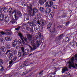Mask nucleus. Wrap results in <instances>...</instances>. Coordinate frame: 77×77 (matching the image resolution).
Returning a JSON list of instances; mask_svg holds the SVG:
<instances>
[{"mask_svg":"<svg viewBox=\"0 0 77 77\" xmlns=\"http://www.w3.org/2000/svg\"><path fill=\"white\" fill-rule=\"evenodd\" d=\"M40 44H39V42L38 41H36V45H32V47L30 46V45H28V46L29 47L30 49V51H34L35 50V49L37 48V47H38L39 46Z\"/></svg>","mask_w":77,"mask_h":77,"instance_id":"nucleus-1","label":"nucleus"},{"mask_svg":"<svg viewBox=\"0 0 77 77\" xmlns=\"http://www.w3.org/2000/svg\"><path fill=\"white\" fill-rule=\"evenodd\" d=\"M16 12H17V10H14L12 13V14H14V16L15 19L13 18L11 19L10 22L11 24H14V23H15L16 24H17V22L16 20H18V17H17V15H16Z\"/></svg>","mask_w":77,"mask_h":77,"instance_id":"nucleus-2","label":"nucleus"},{"mask_svg":"<svg viewBox=\"0 0 77 77\" xmlns=\"http://www.w3.org/2000/svg\"><path fill=\"white\" fill-rule=\"evenodd\" d=\"M53 3L52 1H48L45 3V7L46 8L47 7L51 8L53 6Z\"/></svg>","mask_w":77,"mask_h":77,"instance_id":"nucleus-3","label":"nucleus"},{"mask_svg":"<svg viewBox=\"0 0 77 77\" xmlns=\"http://www.w3.org/2000/svg\"><path fill=\"white\" fill-rule=\"evenodd\" d=\"M29 5L27 6V9L28 10V12H29L30 14H31L32 12L31 11H33V8H32V4H29Z\"/></svg>","mask_w":77,"mask_h":77,"instance_id":"nucleus-4","label":"nucleus"},{"mask_svg":"<svg viewBox=\"0 0 77 77\" xmlns=\"http://www.w3.org/2000/svg\"><path fill=\"white\" fill-rule=\"evenodd\" d=\"M51 12V8H46L45 13L46 15H49Z\"/></svg>","mask_w":77,"mask_h":77,"instance_id":"nucleus-5","label":"nucleus"},{"mask_svg":"<svg viewBox=\"0 0 77 77\" xmlns=\"http://www.w3.org/2000/svg\"><path fill=\"white\" fill-rule=\"evenodd\" d=\"M18 44V40L17 39L15 40H13L12 42V46L13 47H16L17 45Z\"/></svg>","mask_w":77,"mask_h":77,"instance_id":"nucleus-6","label":"nucleus"},{"mask_svg":"<svg viewBox=\"0 0 77 77\" xmlns=\"http://www.w3.org/2000/svg\"><path fill=\"white\" fill-rule=\"evenodd\" d=\"M46 2V0H39V2L40 5H43Z\"/></svg>","mask_w":77,"mask_h":77,"instance_id":"nucleus-7","label":"nucleus"},{"mask_svg":"<svg viewBox=\"0 0 77 77\" xmlns=\"http://www.w3.org/2000/svg\"><path fill=\"white\" fill-rule=\"evenodd\" d=\"M68 71V69L67 67H64L62 69V73H64L65 71Z\"/></svg>","mask_w":77,"mask_h":77,"instance_id":"nucleus-8","label":"nucleus"},{"mask_svg":"<svg viewBox=\"0 0 77 77\" xmlns=\"http://www.w3.org/2000/svg\"><path fill=\"white\" fill-rule=\"evenodd\" d=\"M33 14H32L33 16V15L35 14V12H38V9H37L36 7H34L33 8Z\"/></svg>","mask_w":77,"mask_h":77,"instance_id":"nucleus-9","label":"nucleus"},{"mask_svg":"<svg viewBox=\"0 0 77 77\" xmlns=\"http://www.w3.org/2000/svg\"><path fill=\"white\" fill-rule=\"evenodd\" d=\"M26 30H27L30 33L33 32V29H32V28H30L29 27H26Z\"/></svg>","mask_w":77,"mask_h":77,"instance_id":"nucleus-10","label":"nucleus"},{"mask_svg":"<svg viewBox=\"0 0 77 77\" xmlns=\"http://www.w3.org/2000/svg\"><path fill=\"white\" fill-rule=\"evenodd\" d=\"M29 41L30 42L31 45H36V44L34 43V41H33V40L32 39L30 40H29Z\"/></svg>","mask_w":77,"mask_h":77,"instance_id":"nucleus-11","label":"nucleus"},{"mask_svg":"<svg viewBox=\"0 0 77 77\" xmlns=\"http://www.w3.org/2000/svg\"><path fill=\"white\" fill-rule=\"evenodd\" d=\"M27 38L28 39V40H31L32 39V35H30L29 34H28L27 35Z\"/></svg>","mask_w":77,"mask_h":77,"instance_id":"nucleus-12","label":"nucleus"},{"mask_svg":"<svg viewBox=\"0 0 77 77\" xmlns=\"http://www.w3.org/2000/svg\"><path fill=\"white\" fill-rule=\"evenodd\" d=\"M0 49L3 52H5V51H6V49L5 47H4V46H1V47Z\"/></svg>","mask_w":77,"mask_h":77,"instance_id":"nucleus-13","label":"nucleus"},{"mask_svg":"<svg viewBox=\"0 0 77 77\" xmlns=\"http://www.w3.org/2000/svg\"><path fill=\"white\" fill-rule=\"evenodd\" d=\"M4 14H1L0 15V20L2 21L4 19Z\"/></svg>","mask_w":77,"mask_h":77,"instance_id":"nucleus-14","label":"nucleus"},{"mask_svg":"<svg viewBox=\"0 0 77 77\" xmlns=\"http://www.w3.org/2000/svg\"><path fill=\"white\" fill-rule=\"evenodd\" d=\"M40 11L42 13H44V8L43 7H41L39 8Z\"/></svg>","mask_w":77,"mask_h":77,"instance_id":"nucleus-15","label":"nucleus"},{"mask_svg":"<svg viewBox=\"0 0 77 77\" xmlns=\"http://www.w3.org/2000/svg\"><path fill=\"white\" fill-rule=\"evenodd\" d=\"M5 21L8 23L9 21V17H5V19H4Z\"/></svg>","mask_w":77,"mask_h":77,"instance_id":"nucleus-16","label":"nucleus"},{"mask_svg":"<svg viewBox=\"0 0 77 77\" xmlns=\"http://www.w3.org/2000/svg\"><path fill=\"white\" fill-rule=\"evenodd\" d=\"M18 35L20 37V38L21 39H23V34H22V33L21 32H19L18 33Z\"/></svg>","mask_w":77,"mask_h":77,"instance_id":"nucleus-17","label":"nucleus"},{"mask_svg":"<svg viewBox=\"0 0 77 77\" xmlns=\"http://www.w3.org/2000/svg\"><path fill=\"white\" fill-rule=\"evenodd\" d=\"M27 24H29V25L31 26H35V23L33 22H31L30 23L29 22H28L27 23Z\"/></svg>","mask_w":77,"mask_h":77,"instance_id":"nucleus-18","label":"nucleus"},{"mask_svg":"<svg viewBox=\"0 0 77 77\" xmlns=\"http://www.w3.org/2000/svg\"><path fill=\"white\" fill-rule=\"evenodd\" d=\"M11 51L12 53H14V54H16L17 53V52L15 50H12Z\"/></svg>","mask_w":77,"mask_h":77,"instance_id":"nucleus-19","label":"nucleus"},{"mask_svg":"<svg viewBox=\"0 0 77 77\" xmlns=\"http://www.w3.org/2000/svg\"><path fill=\"white\" fill-rule=\"evenodd\" d=\"M6 47L7 49H10V48H11V45L9 44H8V45L6 46Z\"/></svg>","mask_w":77,"mask_h":77,"instance_id":"nucleus-20","label":"nucleus"},{"mask_svg":"<svg viewBox=\"0 0 77 77\" xmlns=\"http://www.w3.org/2000/svg\"><path fill=\"white\" fill-rule=\"evenodd\" d=\"M23 39H24V41L26 43H28V40H27V38H23Z\"/></svg>","mask_w":77,"mask_h":77,"instance_id":"nucleus-21","label":"nucleus"},{"mask_svg":"<svg viewBox=\"0 0 77 77\" xmlns=\"http://www.w3.org/2000/svg\"><path fill=\"white\" fill-rule=\"evenodd\" d=\"M4 70V67L2 66H0V71H3Z\"/></svg>","mask_w":77,"mask_h":77,"instance_id":"nucleus-22","label":"nucleus"},{"mask_svg":"<svg viewBox=\"0 0 77 77\" xmlns=\"http://www.w3.org/2000/svg\"><path fill=\"white\" fill-rule=\"evenodd\" d=\"M23 54V53H22V52H18V54L17 55L19 57H21V56H22V54Z\"/></svg>","mask_w":77,"mask_h":77,"instance_id":"nucleus-23","label":"nucleus"},{"mask_svg":"<svg viewBox=\"0 0 77 77\" xmlns=\"http://www.w3.org/2000/svg\"><path fill=\"white\" fill-rule=\"evenodd\" d=\"M60 38H59V37H58L56 38V42H58L60 41Z\"/></svg>","mask_w":77,"mask_h":77,"instance_id":"nucleus-24","label":"nucleus"},{"mask_svg":"<svg viewBox=\"0 0 77 77\" xmlns=\"http://www.w3.org/2000/svg\"><path fill=\"white\" fill-rule=\"evenodd\" d=\"M75 60H75V62L77 63V54L75 55Z\"/></svg>","mask_w":77,"mask_h":77,"instance_id":"nucleus-25","label":"nucleus"},{"mask_svg":"<svg viewBox=\"0 0 77 77\" xmlns=\"http://www.w3.org/2000/svg\"><path fill=\"white\" fill-rule=\"evenodd\" d=\"M10 31L9 30H7V32L5 33L7 35H11V33L9 32Z\"/></svg>","mask_w":77,"mask_h":77,"instance_id":"nucleus-26","label":"nucleus"},{"mask_svg":"<svg viewBox=\"0 0 77 77\" xmlns=\"http://www.w3.org/2000/svg\"><path fill=\"white\" fill-rule=\"evenodd\" d=\"M40 26L38 25H36L35 26V29H39Z\"/></svg>","mask_w":77,"mask_h":77,"instance_id":"nucleus-27","label":"nucleus"},{"mask_svg":"<svg viewBox=\"0 0 77 77\" xmlns=\"http://www.w3.org/2000/svg\"><path fill=\"white\" fill-rule=\"evenodd\" d=\"M21 39L22 40V43L23 45H26V43H25L24 40V39H23V38H22Z\"/></svg>","mask_w":77,"mask_h":77,"instance_id":"nucleus-28","label":"nucleus"},{"mask_svg":"<svg viewBox=\"0 0 77 77\" xmlns=\"http://www.w3.org/2000/svg\"><path fill=\"white\" fill-rule=\"evenodd\" d=\"M49 75L50 77H54V73H51L49 74Z\"/></svg>","mask_w":77,"mask_h":77,"instance_id":"nucleus-29","label":"nucleus"},{"mask_svg":"<svg viewBox=\"0 0 77 77\" xmlns=\"http://www.w3.org/2000/svg\"><path fill=\"white\" fill-rule=\"evenodd\" d=\"M17 15H19V16H21L22 15L21 13V12L20 11H18L17 12Z\"/></svg>","mask_w":77,"mask_h":77,"instance_id":"nucleus-30","label":"nucleus"},{"mask_svg":"<svg viewBox=\"0 0 77 77\" xmlns=\"http://www.w3.org/2000/svg\"><path fill=\"white\" fill-rule=\"evenodd\" d=\"M9 11L10 14H11L12 12V9L11 8H9Z\"/></svg>","mask_w":77,"mask_h":77,"instance_id":"nucleus-31","label":"nucleus"},{"mask_svg":"<svg viewBox=\"0 0 77 77\" xmlns=\"http://www.w3.org/2000/svg\"><path fill=\"white\" fill-rule=\"evenodd\" d=\"M20 27H21L19 26H18L17 28H15V30L18 31V30H20Z\"/></svg>","mask_w":77,"mask_h":77,"instance_id":"nucleus-32","label":"nucleus"},{"mask_svg":"<svg viewBox=\"0 0 77 77\" xmlns=\"http://www.w3.org/2000/svg\"><path fill=\"white\" fill-rule=\"evenodd\" d=\"M9 57H13V54H12V53H9Z\"/></svg>","mask_w":77,"mask_h":77,"instance_id":"nucleus-33","label":"nucleus"},{"mask_svg":"<svg viewBox=\"0 0 77 77\" xmlns=\"http://www.w3.org/2000/svg\"><path fill=\"white\" fill-rule=\"evenodd\" d=\"M35 30L36 32H38L39 31V28H35Z\"/></svg>","mask_w":77,"mask_h":77,"instance_id":"nucleus-34","label":"nucleus"},{"mask_svg":"<svg viewBox=\"0 0 77 77\" xmlns=\"http://www.w3.org/2000/svg\"><path fill=\"white\" fill-rule=\"evenodd\" d=\"M51 23H49L47 26L48 28H50V27H51Z\"/></svg>","mask_w":77,"mask_h":77,"instance_id":"nucleus-35","label":"nucleus"},{"mask_svg":"<svg viewBox=\"0 0 77 77\" xmlns=\"http://www.w3.org/2000/svg\"><path fill=\"white\" fill-rule=\"evenodd\" d=\"M9 37H7L5 38V39L6 41H9Z\"/></svg>","mask_w":77,"mask_h":77,"instance_id":"nucleus-36","label":"nucleus"},{"mask_svg":"<svg viewBox=\"0 0 77 77\" xmlns=\"http://www.w3.org/2000/svg\"><path fill=\"white\" fill-rule=\"evenodd\" d=\"M45 21H44L42 22V26H44V24H45Z\"/></svg>","mask_w":77,"mask_h":77,"instance_id":"nucleus-37","label":"nucleus"},{"mask_svg":"<svg viewBox=\"0 0 77 77\" xmlns=\"http://www.w3.org/2000/svg\"><path fill=\"white\" fill-rule=\"evenodd\" d=\"M3 63V61L2 59H0V64L2 65Z\"/></svg>","mask_w":77,"mask_h":77,"instance_id":"nucleus-38","label":"nucleus"},{"mask_svg":"<svg viewBox=\"0 0 77 77\" xmlns=\"http://www.w3.org/2000/svg\"><path fill=\"white\" fill-rule=\"evenodd\" d=\"M27 53H26L25 52H23L22 57H24V56H26V55H27Z\"/></svg>","mask_w":77,"mask_h":77,"instance_id":"nucleus-39","label":"nucleus"},{"mask_svg":"<svg viewBox=\"0 0 77 77\" xmlns=\"http://www.w3.org/2000/svg\"><path fill=\"white\" fill-rule=\"evenodd\" d=\"M28 65H29V64L28 65H26V64H23L21 66L22 67V68H24V67H25V66H28Z\"/></svg>","mask_w":77,"mask_h":77,"instance_id":"nucleus-40","label":"nucleus"},{"mask_svg":"<svg viewBox=\"0 0 77 77\" xmlns=\"http://www.w3.org/2000/svg\"><path fill=\"white\" fill-rule=\"evenodd\" d=\"M13 62H14L13 60H11V61L9 62V64L10 65H12Z\"/></svg>","mask_w":77,"mask_h":77,"instance_id":"nucleus-41","label":"nucleus"},{"mask_svg":"<svg viewBox=\"0 0 77 77\" xmlns=\"http://www.w3.org/2000/svg\"><path fill=\"white\" fill-rule=\"evenodd\" d=\"M0 40H1L0 41H1V42H5V40H4V39L2 38H0Z\"/></svg>","mask_w":77,"mask_h":77,"instance_id":"nucleus-42","label":"nucleus"},{"mask_svg":"<svg viewBox=\"0 0 77 77\" xmlns=\"http://www.w3.org/2000/svg\"><path fill=\"white\" fill-rule=\"evenodd\" d=\"M25 53H27V54L29 53V50L26 49L25 51Z\"/></svg>","mask_w":77,"mask_h":77,"instance_id":"nucleus-43","label":"nucleus"},{"mask_svg":"<svg viewBox=\"0 0 77 77\" xmlns=\"http://www.w3.org/2000/svg\"><path fill=\"white\" fill-rule=\"evenodd\" d=\"M17 59V57H14L13 58V61H14L15 60H16Z\"/></svg>","mask_w":77,"mask_h":77,"instance_id":"nucleus-44","label":"nucleus"},{"mask_svg":"<svg viewBox=\"0 0 77 77\" xmlns=\"http://www.w3.org/2000/svg\"><path fill=\"white\" fill-rule=\"evenodd\" d=\"M63 34H62L61 35H60L59 37H58L59 38H60V39H61V38H62V37H63Z\"/></svg>","mask_w":77,"mask_h":77,"instance_id":"nucleus-45","label":"nucleus"},{"mask_svg":"<svg viewBox=\"0 0 77 77\" xmlns=\"http://www.w3.org/2000/svg\"><path fill=\"white\" fill-rule=\"evenodd\" d=\"M21 49L23 53H24V48L23 47H22L21 48Z\"/></svg>","mask_w":77,"mask_h":77,"instance_id":"nucleus-46","label":"nucleus"},{"mask_svg":"<svg viewBox=\"0 0 77 77\" xmlns=\"http://www.w3.org/2000/svg\"><path fill=\"white\" fill-rule=\"evenodd\" d=\"M53 8H54V9H56L57 8V7L56 5H54Z\"/></svg>","mask_w":77,"mask_h":77,"instance_id":"nucleus-47","label":"nucleus"},{"mask_svg":"<svg viewBox=\"0 0 77 77\" xmlns=\"http://www.w3.org/2000/svg\"><path fill=\"white\" fill-rule=\"evenodd\" d=\"M42 72H43V71H42L39 73V75H41V74L42 75V74H43V73Z\"/></svg>","mask_w":77,"mask_h":77,"instance_id":"nucleus-48","label":"nucleus"},{"mask_svg":"<svg viewBox=\"0 0 77 77\" xmlns=\"http://www.w3.org/2000/svg\"><path fill=\"white\" fill-rule=\"evenodd\" d=\"M5 33L4 32H1V33H0V35H5Z\"/></svg>","mask_w":77,"mask_h":77,"instance_id":"nucleus-49","label":"nucleus"},{"mask_svg":"<svg viewBox=\"0 0 77 77\" xmlns=\"http://www.w3.org/2000/svg\"><path fill=\"white\" fill-rule=\"evenodd\" d=\"M70 45H71H71H72H72H74V43L72 42L71 43Z\"/></svg>","mask_w":77,"mask_h":77,"instance_id":"nucleus-50","label":"nucleus"},{"mask_svg":"<svg viewBox=\"0 0 77 77\" xmlns=\"http://www.w3.org/2000/svg\"><path fill=\"white\" fill-rule=\"evenodd\" d=\"M19 43L21 44V40L20 39H19L18 40Z\"/></svg>","mask_w":77,"mask_h":77,"instance_id":"nucleus-51","label":"nucleus"},{"mask_svg":"<svg viewBox=\"0 0 77 77\" xmlns=\"http://www.w3.org/2000/svg\"><path fill=\"white\" fill-rule=\"evenodd\" d=\"M4 11H5L6 12H8V8H6L4 9Z\"/></svg>","mask_w":77,"mask_h":77,"instance_id":"nucleus-52","label":"nucleus"},{"mask_svg":"<svg viewBox=\"0 0 77 77\" xmlns=\"http://www.w3.org/2000/svg\"><path fill=\"white\" fill-rule=\"evenodd\" d=\"M10 52V50H8L6 52V54H8V53H9Z\"/></svg>","mask_w":77,"mask_h":77,"instance_id":"nucleus-53","label":"nucleus"},{"mask_svg":"<svg viewBox=\"0 0 77 77\" xmlns=\"http://www.w3.org/2000/svg\"><path fill=\"white\" fill-rule=\"evenodd\" d=\"M12 40V38L11 37H9V38L8 39V41H11Z\"/></svg>","mask_w":77,"mask_h":77,"instance_id":"nucleus-54","label":"nucleus"},{"mask_svg":"<svg viewBox=\"0 0 77 77\" xmlns=\"http://www.w3.org/2000/svg\"><path fill=\"white\" fill-rule=\"evenodd\" d=\"M69 22H68L66 23V26H67V25H68L69 24Z\"/></svg>","mask_w":77,"mask_h":77,"instance_id":"nucleus-55","label":"nucleus"},{"mask_svg":"<svg viewBox=\"0 0 77 77\" xmlns=\"http://www.w3.org/2000/svg\"><path fill=\"white\" fill-rule=\"evenodd\" d=\"M2 8H0V13H2Z\"/></svg>","mask_w":77,"mask_h":77,"instance_id":"nucleus-56","label":"nucleus"},{"mask_svg":"<svg viewBox=\"0 0 77 77\" xmlns=\"http://www.w3.org/2000/svg\"><path fill=\"white\" fill-rule=\"evenodd\" d=\"M12 57H8V59H9V60H11L12 59Z\"/></svg>","mask_w":77,"mask_h":77,"instance_id":"nucleus-57","label":"nucleus"},{"mask_svg":"<svg viewBox=\"0 0 77 77\" xmlns=\"http://www.w3.org/2000/svg\"><path fill=\"white\" fill-rule=\"evenodd\" d=\"M31 72V70H30V69H29V71H28L27 72H26V73H28V72Z\"/></svg>","mask_w":77,"mask_h":77,"instance_id":"nucleus-58","label":"nucleus"},{"mask_svg":"<svg viewBox=\"0 0 77 77\" xmlns=\"http://www.w3.org/2000/svg\"><path fill=\"white\" fill-rule=\"evenodd\" d=\"M22 5L23 6H26V5H25L24 3L22 4Z\"/></svg>","mask_w":77,"mask_h":77,"instance_id":"nucleus-59","label":"nucleus"},{"mask_svg":"<svg viewBox=\"0 0 77 77\" xmlns=\"http://www.w3.org/2000/svg\"><path fill=\"white\" fill-rule=\"evenodd\" d=\"M41 33H39V36H40V37H41Z\"/></svg>","mask_w":77,"mask_h":77,"instance_id":"nucleus-60","label":"nucleus"},{"mask_svg":"<svg viewBox=\"0 0 77 77\" xmlns=\"http://www.w3.org/2000/svg\"><path fill=\"white\" fill-rule=\"evenodd\" d=\"M26 19L27 20H29V17L26 18Z\"/></svg>","mask_w":77,"mask_h":77,"instance_id":"nucleus-61","label":"nucleus"},{"mask_svg":"<svg viewBox=\"0 0 77 77\" xmlns=\"http://www.w3.org/2000/svg\"><path fill=\"white\" fill-rule=\"evenodd\" d=\"M60 28H62V25H60Z\"/></svg>","mask_w":77,"mask_h":77,"instance_id":"nucleus-62","label":"nucleus"},{"mask_svg":"<svg viewBox=\"0 0 77 77\" xmlns=\"http://www.w3.org/2000/svg\"><path fill=\"white\" fill-rule=\"evenodd\" d=\"M67 38L68 39V40L67 41V42H68V41H69V39L67 37Z\"/></svg>","mask_w":77,"mask_h":77,"instance_id":"nucleus-63","label":"nucleus"},{"mask_svg":"<svg viewBox=\"0 0 77 77\" xmlns=\"http://www.w3.org/2000/svg\"><path fill=\"white\" fill-rule=\"evenodd\" d=\"M1 56H2V54L0 53V57H1Z\"/></svg>","mask_w":77,"mask_h":77,"instance_id":"nucleus-64","label":"nucleus"}]
</instances>
